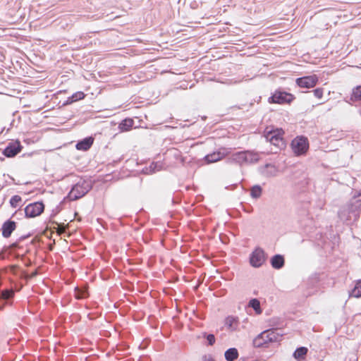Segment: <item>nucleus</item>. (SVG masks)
Here are the masks:
<instances>
[{"instance_id":"f257e3e1","label":"nucleus","mask_w":361,"mask_h":361,"mask_svg":"<svg viewBox=\"0 0 361 361\" xmlns=\"http://www.w3.org/2000/svg\"><path fill=\"white\" fill-rule=\"evenodd\" d=\"M361 212V191H355L349 202L338 212V217L347 224L357 221Z\"/></svg>"},{"instance_id":"f03ea898","label":"nucleus","mask_w":361,"mask_h":361,"mask_svg":"<svg viewBox=\"0 0 361 361\" xmlns=\"http://www.w3.org/2000/svg\"><path fill=\"white\" fill-rule=\"evenodd\" d=\"M92 188L91 180H80L75 184L68 193L70 200L75 201L85 196Z\"/></svg>"},{"instance_id":"7ed1b4c3","label":"nucleus","mask_w":361,"mask_h":361,"mask_svg":"<svg viewBox=\"0 0 361 361\" xmlns=\"http://www.w3.org/2000/svg\"><path fill=\"white\" fill-rule=\"evenodd\" d=\"M283 130L279 128L267 131L264 134L266 140L274 146L276 150L274 153H276L277 150H281L286 147V144L283 137Z\"/></svg>"},{"instance_id":"20e7f679","label":"nucleus","mask_w":361,"mask_h":361,"mask_svg":"<svg viewBox=\"0 0 361 361\" xmlns=\"http://www.w3.org/2000/svg\"><path fill=\"white\" fill-rule=\"evenodd\" d=\"M291 148L297 156L305 154L309 149L308 139L305 136H297L291 142Z\"/></svg>"},{"instance_id":"39448f33","label":"nucleus","mask_w":361,"mask_h":361,"mask_svg":"<svg viewBox=\"0 0 361 361\" xmlns=\"http://www.w3.org/2000/svg\"><path fill=\"white\" fill-rule=\"evenodd\" d=\"M44 210V204L42 202H36L27 205L24 209L27 218L39 216Z\"/></svg>"},{"instance_id":"423d86ee","label":"nucleus","mask_w":361,"mask_h":361,"mask_svg":"<svg viewBox=\"0 0 361 361\" xmlns=\"http://www.w3.org/2000/svg\"><path fill=\"white\" fill-rule=\"evenodd\" d=\"M265 262V252L263 249L257 247L250 255V264L252 267L259 268Z\"/></svg>"},{"instance_id":"0eeeda50","label":"nucleus","mask_w":361,"mask_h":361,"mask_svg":"<svg viewBox=\"0 0 361 361\" xmlns=\"http://www.w3.org/2000/svg\"><path fill=\"white\" fill-rule=\"evenodd\" d=\"M293 99V95L290 93L283 91H276L269 98V102L274 104L290 103Z\"/></svg>"},{"instance_id":"6e6552de","label":"nucleus","mask_w":361,"mask_h":361,"mask_svg":"<svg viewBox=\"0 0 361 361\" xmlns=\"http://www.w3.org/2000/svg\"><path fill=\"white\" fill-rule=\"evenodd\" d=\"M318 80L317 75H310L297 78L295 82L300 87L309 89L314 87L317 84Z\"/></svg>"},{"instance_id":"1a4fd4ad","label":"nucleus","mask_w":361,"mask_h":361,"mask_svg":"<svg viewBox=\"0 0 361 361\" xmlns=\"http://www.w3.org/2000/svg\"><path fill=\"white\" fill-rule=\"evenodd\" d=\"M23 146L20 141L10 142L3 151V154L6 157H14L21 152Z\"/></svg>"},{"instance_id":"9d476101","label":"nucleus","mask_w":361,"mask_h":361,"mask_svg":"<svg viewBox=\"0 0 361 361\" xmlns=\"http://www.w3.org/2000/svg\"><path fill=\"white\" fill-rule=\"evenodd\" d=\"M228 154V152L227 149L222 148V149H220L218 151H215V152H212L211 154H209L206 155L204 157V160L207 164L215 163V162L222 159Z\"/></svg>"},{"instance_id":"9b49d317","label":"nucleus","mask_w":361,"mask_h":361,"mask_svg":"<svg viewBox=\"0 0 361 361\" xmlns=\"http://www.w3.org/2000/svg\"><path fill=\"white\" fill-rule=\"evenodd\" d=\"M16 228V224L15 221L11 220H7L2 225V235L8 238L11 235V233L15 231Z\"/></svg>"},{"instance_id":"f8f14e48","label":"nucleus","mask_w":361,"mask_h":361,"mask_svg":"<svg viewBox=\"0 0 361 361\" xmlns=\"http://www.w3.org/2000/svg\"><path fill=\"white\" fill-rule=\"evenodd\" d=\"M93 142L94 138L92 137H87L79 140L75 147L78 150L87 151L92 147Z\"/></svg>"},{"instance_id":"ddd939ff","label":"nucleus","mask_w":361,"mask_h":361,"mask_svg":"<svg viewBox=\"0 0 361 361\" xmlns=\"http://www.w3.org/2000/svg\"><path fill=\"white\" fill-rule=\"evenodd\" d=\"M278 169L274 164H266L260 169V173L265 177H272L277 174Z\"/></svg>"},{"instance_id":"4468645a","label":"nucleus","mask_w":361,"mask_h":361,"mask_svg":"<svg viewBox=\"0 0 361 361\" xmlns=\"http://www.w3.org/2000/svg\"><path fill=\"white\" fill-rule=\"evenodd\" d=\"M271 267L275 269H280L284 267L285 259L282 255H275L270 259Z\"/></svg>"},{"instance_id":"2eb2a0df","label":"nucleus","mask_w":361,"mask_h":361,"mask_svg":"<svg viewBox=\"0 0 361 361\" xmlns=\"http://www.w3.org/2000/svg\"><path fill=\"white\" fill-rule=\"evenodd\" d=\"M277 331L278 329H267L263 331V335H265L266 339L269 341V342H276L278 341L279 337L281 336V334L276 332Z\"/></svg>"},{"instance_id":"dca6fc26","label":"nucleus","mask_w":361,"mask_h":361,"mask_svg":"<svg viewBox=\"0 0 361 361\" xmlns=\"http://www.w3.org/2000/svg\"><path fill=\"white\" fill-rule=\"evenodd\" d=\"M270 343L269 341L266 339L265 335H263V332L259 334L253 340V345L255 348H262L267 347V344Z\"/></svg>"},{"instance_id":"f3484780","label":"nucleus","mask_w":361,"mask_h":361,"mask_svg":"<svg viewBox=\"0 0 361 361\" xmlns=\"http://www.w3.org/2000/svg\"><path fill=\"white\" fill-rule=\"evenodd\" d=\"M245 157H246L245 164H255L259 159V154L253 151H245Z\"/></svg>"},{"instance_id":"a211bd4d","label":"nucleus","mask_w":361,"mask_h":361,"mask_svg":"<svg viewBox=\"0 0 361 361\" xmlns=\"http://www.w3.org/2000/svg\"><path fill=\"white\" fill-rule=\"evenodd\" d=\"M85 97V94L83 92L79 91L73 94L71 97H68L67 99L65 101L63 105L71 104L73 102H78L84 99Z\"/></svg>"},{"instance_id":"6ab92c4d","label":"nucleus","mask_w":361,"mask_h":361,"mask_svg":"<svg viewBox=\"0 0 361 361\" xmlns=\"http://www.w3.org/2000/svg\"><path fill=\"white\" fill-rule=\"evenodd\" d=\"M134 125L133 118H126L123 119L118 125V128L121 132L130 130Z\"/></svg>"},{"instance_id":"aec40b11","label":"nucleus","mask_w":361,"mask_h":361,"mask_svg":"<svg viewBox=\"0 0 361 361\" xmlns=\"http://www.w3.org/2000/svg\"><path fill=\"white\" fill-rule=\"evenodd\" d=\"M308 349L306 347H299L294 351L293 356L296 360L301 361L305 358Z\"/></svg>"},{"instance_id":"412c9836","label":"nucleus","mask_w":361,"mask_h":361,"mask_svg":"<svg viewBox=\"0 0 361 361\" xmlns=\"http://www.w3.org/2000/svg\"><path fill=\"white\" fill-rule=\"evenodd\" d=\"M225 325L231 331H235L238 326V319L237 317L228 316L225 321Z\"/></svg>"},{"instance_id":"4be33fe9","label":"nucleus","mask_w":361,"mask_h":361,"mask_svg":"<svg viewBox=\"0 0 361 361\" xmlns=\"http://www.w3.org/2000/svg\"><path fill=\"white\" fill-rule=\"evenodd\" d=\"M238 351L235 348H230L224 353L225 359L227 361H234L238 357Z\"/></svg>"},{"instance_id":"5701e85b","label":"nucleus","mask_w":361,"mask_h":361,"mask_svg":"<svg viewBox=\"0 0 361 361\" xmlns=\"http://www.w3.org/2000/svg\"><path fill=\"white\" fill-rule=\"evenodd\" d=\"M262 188L259 185H255L250 189V195L252 199H259L262 195Z\"/></svg>"},{"instance_id":"b1692460","label":"nucleus","mask_w":361,"mask_h":361,"mask_svg":"<svg viewBox=\"0 0 361 361\" xmlns=\"http://www.w3.org/2000/svg\"><path fill=\"white\" fill-rule=\"evenodd\" d=\"M245 151L238 152L232 155V160L240 165L245 164Z\"/></svg>"},{"instance_id":"393cba45","label":"nucleus","mask_w":361,"mask_h":361,"mask_svg":"<svg viewBox=\"0 0 361 361\" xmlns=\"http://www.w3.org/2000/svg\"><path fill=\"white\" fill-rule=\"evenodd\" d=\"M75 297L78 300L86 298L88 296L87 290L85 288L75 287L74 290Z\"/></svg>"},{"instance_id":"a878e982","label":"nucleus","mask_w":361,"mask_h":361,"mask_svg":"<svg viewBox=\"0 0 361 361\" xmlns=\"http://www.w3.org/2000/svg\"><path fill=\"white\" fill-rule=\"evenodd\" d=\"M350 100L353 102L361 100V85H358L353 90Z\"/></svg>"},{"instance_id":"bb28decb","label":"nucleus","mask_w":361,"mask_h":361,"mask_svg":"<svg viewBox=\"0 0 361 361\" xmlns=\"http://www.w3.org/2000/svg\"><path fill=\"white\" fill-rule=\"evenodd\" d=\"M249 306L252 307L257 314H261L262 309L260 307V302L258 299L253 298L249 301Z\"/></svg>"},{"instance_id":"cd10ccee","label":"nucleus","mask_w":361,"mask_h":361,"mask_svg":"<svg viewBox=\"0 0 361 361\" xmlns=\"http://www.w3.org/2000/svg\"><path fill=\"white\" fill-rule=\"evenodd\" d=\"M350 296L355 298L361 297V280H359L356 282L354 288L350 292Z\"/></svg>"},{"instance_id":"c85d7f7f","label":"nucleus","mask_w":361,"mask_h":361,"mask_svg":"<svg viewBox=\"0 0 361 361\" xmlns=\"http://www.w3.org/2000/svg\"><path fill=\"white\" fill-rule=\"evenodd\" d=\"M13 296L14 291L12 289H5L1 293L0 299L7 301L10 299H12Z\"/></svg>"},{"instance_id":"c756f323","label":"nucleus","mask_w":361,"mask_h":361,"mask_svg":"<svg viewBox=\"0 0 361 361\" xmlns=\"http://www.w3.org/2000/svg\"><path fill=\"white\" fill-rule=\"evenodd\" d=\"M162 167L163 164L161 162H152L147 170L149 171V173H153L161 171Z\"/></svg>"},{"instance_id":"7c9ffc66","label":"nucleus","mask_w":361,"mask_h":361,"mask_svg":"<svg viewBox=\"0 0 361 361\" xmlns=\"http://www.w3.org/2000/svg\"><path fill=\"white\" fill-rule=\"evenodd\" d=\"M22 198L20 196L16 195L11 197L10 199V204L13 208H16L18 206V204L21 202Z\"/></svg>"},{"instance_id":"2f4dec72","label":"nucleus","mask_w":361,"mask_h":361,"mask_svg":"<svg viewBox=\"0 0 361 361\" xmlns=\"http://www.w3.org/2000/svg\"><path fill=\"white\" fill-rule=\"evenodd\" d=\"M203 337L207 339L209 345H213L214 344L216 339L214 334L203 333Z\"/></svg>"},{"instance_id":"473e14b6","label":"nucleus","mask_w":361,"mask_h":361,"mask_svg":"<svg viewBox=\"0 0 361 361\" xmlns=\"http://www.w3.org/2000/svg\"><path fill=\"white\" fill-rule=\"evenodd\" d=\"M314 95L318 98V99H321L323 96V93H324V89L322 88V87H319V88H317L315 90H314Z\"/></svg>"},{"instance_id":"72a5a7b5","label":"nucleus","mask_w":361,"mask_h":361,"mask_svg":"<svg viewBox=\"0 0 361 361\" xmlns=\"http://www.w3.org/2000/svg\"><path fill=\"white\" fill-rule=\"evenodd\" d=\"M203 361H215L212 355H204L202 357Z\"/></svg>"},{"instance_id":"f704fd0d","label":"nucleus","mask_w":361,"mask_h":361,"mask_svg":"<svg viewBox=\"0 0 361 361\" xmlns=\"http://www.w3.org/2000/svg\"><path fill=\"white\" fill-rule=\"evenodd\" d=\"M38 274V272L37 270L34 271L33 272H32L29 276V278L32 279V278H34Z\"/></svg>"},{"instance_id":"c9c22d12","label":"nucleus","mask_w":361,"mask_h":361,"mask_svg":"<svg viewBox=\"0 0 361 361\" xmlns=\"http://www.w3.org/2000/svg\"><path fill=\"white\" fill-rule=\"evenodd\" d=\"M27 236H25V235H23V236H20L18 239V241H22L23 240H24L25 238H26Z\"/></svg>"},{"instance_id":"e433bc0d","label":"nucleus","mask_w":361,"mask_h":361,"mask_svg":"<svg viewBox=\"0 0 361 361\" xmlns=\"http://www.w3.org/2000/svg\"><path fill=\"white\" fill-rule=\"evenodd\" d=\"M12 249H15L17 247V242L13 243L11 245Z\"/></svg>"},{"instance_id":"4c0bfd02","label":"nucleus","mask_w":361,"mask_h":361,"mask_svg":"<svg viewBox=\"0 0 361 361\" xmlns=\"http://www.w3.org/2000/svg\"><path fill=\"white\" fill-rule=\"evenodd\" d=\"M360 114H361V109H360Z\"/></svg>"}]
</instances>
